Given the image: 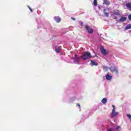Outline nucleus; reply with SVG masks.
<instances>
[{"mask_svg":"<svg viewBox=\"0 0 131 131\" xmlns=\"http://www.w3.org/2000/svg\"><path fill=\"white\" fill-rule=\"evenodd\" d=\"M100 52L103 56H106V55H108L109 54V51L105 49H104V47L101 46L100 48Z\"/></svg>","mask_w":131,"mask_h":131,"instance_id":"7ed1b4c3","label":"nucleus"},{"mask_svg":"<svg viewBox=\"0 0 131 131\" xmlns=\"http://www.w3.org/2000/svg\"><path fill=\"white\" fill-rule=\"evenodd\" d=\"M105 78L107 80H111L112 79V76H111L109 74H106Z\"/></svg>","mask_w":131,"mask_h":131,"instance_id":"1a4fd4ad","label":"nucleus"},{"mask_svg":"<svg viewBox=\"0 0 131 131\" xmlns=\"http://www.w3.org/2000/svg\"><path fill=\"white\" fill-rule=\"evenodd\" d=\"M113 14L114 15H117V16L120 15V13L119 12V10H118L114 11Z\"/></svg>","mask_w":131,"mask_h":131,"instance_id":"9b49d317","label":"nucleus"},{"mask_svg":"<svg viewBox=\"0 0 131 131\" xmlns=\"http://www.w3.org/2000/svg\"><path fill=\"white\" fill-rule=\"evenodd\" d=\"M55 52L58 53H61V50L60 49V48H59V47L55 46Z\"/></svg>","mask_w":131,"mask_h":131,"instance_id":"9d476101","label":"nucleus"},{"mask_svg":"<svg viewBox=\"0 0 131 131\" xmlns=\"http://www.w3.org/2000/svg\"><path fill=\"white\" fill-rule=\"evenodd\" d=\"M80 59H82V56H78L77 55H75L73 57L74 62H79L80 61Z\"/></svg>","mask_w":131,"mask_h":131,"instance_id":"20e7f679","label":"nucleus"},{"mask_svg":"<svg viewBox=\"0 0 131 131\" xmlns=\"http://www.w3.org/2000/svg\"><path fill=\"white\" fill-rule=\"evenodd\" d=\"M112 107H113V110H114V111H115V109H116L115 106L114 105H112Z\"/></svg>","mask_w":131,"mask_h":131,"instance_id":"393cba45","label":"nucleus"},{"mask_svg":"<svg viewBox=\"0 0 131 131\" xmlns=\"http://www.w3.org/2000/svg\"><path fill=\"white\" fill-rule=\"evenodd\" d=\"M103 69L104 71H107L108 70V68L107 67H103Z\"/></svg>","mask_w":131,"mask_h":131,"instance_id":"6ab92c4d","label":"nucleus"},{"mask_svg":"<svg viewBox=\"0 0 131 131\" xmlns=\"http://www.w3.org/2000/svg\"><path fill=\"white\" fill-rule=\"evenodd\" d=\"M110 70L112 72V73H115L116 75H118L119 74V72H118V70L116 68V66H112L110 68Z\"/></svg>","mask_w":131,"mask_h":131,"instance_id":"f257e3e1","label":"nucleus"},{"mask_svg":"<svg viewBox=\"0 0 131 131\" xmlns=\"http://www.w3.org/2000/svg\"><path fill=\"white\" fill-rule=\"evenodd\" d=\"M117 115H118V113L115 112V111H114V110H113L111 118H113L115 117V116H117Z\"/></svg>","mask_w":131,"mask_h":131,"instance_id":"423d86ee","label":"nucleus"},{"mask_svg":"<svg viewBox=\"0 0 131 131\" xmlns=\"http://www.w3.org/2000/svg\"><path fill=\"white\" fill-rule=\"evenodd\" d=\"M116 129H117V130L120 131V130H119V129H120V126H118L116 128Z\"/></svg>","mask_w":131,"mask_h":131,"instance_id":"5701e85b","label":"nucleus"},{"mask_svg":"<svg viewBox=\"0 0 131 131\" xmlns=\"http://www.w3.org/2000/svg\"><path fill=\"white\" fill-rule=\"evenodd\" d=\"M54 20L57 22V23H59L61 22V18L59 17L58 16L54 17Z\"/></svg>","mask_w":131,"mask_h":131,"instance_id":"0eeeda50","label":"nucleus"},{"mask_svg":"<svg viewBox=\"0 0 131 131\" xmlns=\"http://www.w3.org/2000/svg\"><path fill=\"white\" fill-rule=\"evenodd\" d=\"M103 4H104V5H106V6H109L110 5V3H109L108 0H104Z\"/></svg>","mask_w":131,"mask_h":131,"instance_id":"ddd939ff","label":"nucleus"},{"mask_svg":"<svg viewBox=\"0 0 131 131\" xmlns=\"http://www.w3.org/2000/svg\"><path fill=\"white\" fill-rule=\"evenodd\" d=\"M28 9H29L30 12H31L32 13V12H33V10H32V9H31V8L30 7V6H28Z\"/></svg>","mask_w":131,"mask_h":131,"instance_id":"412c9836","label":"nucleus"},{"mask_svg":"<svg viewBox=\"0 0 131 131\" xmlns=\"http://www.w3.org/2000/svg\"><path fill=\"white\" fill-rule=\"evenodd\" d=\"M85 28L88 31V33H89L90 34H92V33H94V30H93V29H92L91 28H90L89 26H85Z\"/></svg>","mask_w":131,"mask_h":131,"instance_id":"39448f33","label":"nucleus"},{"mask_svg":"<svg viewBox=\"0 0 131 131\" xmlns=\"http://www.w3.org/2000/svg\"><path fill=\"white\" fill-rule=\"evenodd\" d=\"M93 4L95 7H96V6H98V2H97V0H94Z\"/></svg>","mask_w":131,"mask_h":131,"instance_id":"a211bd4d","label":"nucleus"},{"mask_svg":"<svg viewBox=\"0 0 131 131\" xmlns=\"http://www.w3.org/2000/svg\"><path fill=\"white\" fill-rule=\"evenodd\" d=\"M101 102L103 104H106V103H107V98H103L101 100Z\"/></svg>","mask_w":131,"mask_h":131,"instance_id":"2eb2a0df","label":"nucleus"},{"mask_svg":"<svg viewBox=\"0 0 131 131\" xmlns=\"http://www.w3.org/2000/svg\"><path fill=\"white\" fill-rule=\"evenodd\" d=\"M128 19H129V20L130 21H131V14H129L128 16Z\"/></svg>","mask_w":131,"mask_h":131,"instance_id":"b1692460","label":"nucleus"},{"mask_svg":"<svg viewBox=\"0 0 131 131\" xmlns=\"http://www.w3.org/2000/svg\"><path fill=\"white\" fill-rule=\"evenodd\" d=\"M126 6L127 7V8H128L129 9H131V3H128L126 4Z\"/></svg>","mask_w":131,"mask_h":131,"instance_id":"dca6fc26","label":"nucleus"},{"mask_svg":"<svg viewBox=\"0 0 131 131\" xmlns=\"http://www.w3.org/2000/svg\"><path fill=\"white\" fill-rule=\"evenodd\" d=\"M28 9H29L30 12H31L32 13V12H33V10H32V9H31V8L30 7V6H28Z\"/></svg>","mask_w":131,"mask_h":131,"instance_id":"4be33fe9","label":"nucleus"},{"mask_svg":"<svg viewBox=\"0 0 131 131\" xmlns=\"http://www.w3.org/2000/svg\"><path fill=\"white\" fill-rule=\"evenodd\" d=\"M71 19H72V20H74V21H75V18H74L73 17H71Z\"/></svg>","mask_w":131,"mask_h":131,"instance_id":"cd10ccee","label":"nucleus"},{"mask_svg":"<svg viewBox=\"0 0 131 131\" xmlns=\"http://www.w3.org/2000/svg\"><path fill=\"white\" fill-rule=\"evenodd\" d=\"M76 106H78L79 107H80V104H79V103H77Z\"/></svg>","mask_w":131,"mask_h":131,"instance_id":"bb28decb","label":"nucleus"},{"mask_svg":"<svg viewBox=\"0 0 131 131\" xmlns=\"http://www.w3.org/2000/svg\"><path fill=\"white\" fill-rule=\"evenodd\" d=\"M91 65L94 66H98V63H96V61H94L93 60H91Z\"/></svg>","mask_w":131,"mask_h":131,"instance_id":"4468645a","label":"nucleus"},{"mask_svg":"<svg viewBox=\"0 0 131 131\" xmlns=\"http://www.w3.org/2000/svg\"><path fill=\"white\" fill-rule=\"evenodd\" d=\"M107 10L106 9H103L104 14L105 17H109V13L106 12Z\"/></svg>","mask_w":131,"mask_h":131,"instance_id":"f8f14e48","label":"nucleus"},{"mask_svg":"<svg viewBox=\"0 0 131 131\" xmlns=\"http://www.w3.org/2000/svg\"><path fill=\"white\" fill-rule=\"evenodd\" d=\"M131 29V25H127L126 27H125V29L126 30H127L128 29Z\"/></svg>","mask_w":131,"mask_h":131,"instance_id":"f3484780","label":"nucleus"},{"mask_svg":"<svg viewBox=\"0 0 131 131\" xmlns=\"http://www.w3.org/2000/svg\"><path fill=\"white\" fill-rule=\"evenodd\" d=\"M79 25L81 26L82 27V26H83V23L82 21H79Z\"/></svg>","mask_w":131,"mask_h":131,"instance_id":"aec40b11","label":"nucleus"},{"mask_svg":"<svg viewBox=\"0 0 131 131\" xmlns=\"http://www.w3.org/2000/svg\"><path fill=\"white\" fill-rule=\"evenodd\" d=\"M90 58H92V54L89 52H85L83 56H82V59L84 60H88V59H90Z\"/></svg>","mask_w":131,"mask_h":131,"instance_id":"f03ea898","label":"nucleus"},{"mask_svg":"<svg viewBox=\"0 0 131 131\" xmlns=\"http://www.w3.org/2000/svg\"><path fill=\"white\" fill-rule=\"evenodd\" d=\"M107 131H114V129L111 128V129H108Z\"/></svg>","mask_w":131,"mask_h":131,"instance_id":"a878e982","label":"nucleus"},{"mask_svg":"<svg viewBox=\"0 0 131 131\" xmlns=\"http://www.w3.org/2000/svg\"><path fill=\"white\" fill-rule=\"evenodd\" d=\"M125 21H126V17H121L119 19V22H125Z\"/></svg>","mask_w":131,"mask_h":131,"instance_id":"6e6552de","label":"nucleus"}]
</instances>
